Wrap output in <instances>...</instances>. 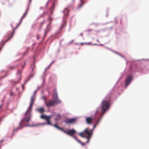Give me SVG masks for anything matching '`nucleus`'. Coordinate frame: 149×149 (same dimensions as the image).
Listing matches in <instances>:
<instances>
[{
	"label": "nucleus",
	"mask_w": 149,
	"mask_h": 149,
	"mask_svg": "<svg viewBox=\"0 0 149 149\" xmlns=\"http://www.w3.org/2000/svg\"><path fill=\"white\" fill-rule=\"evenodd\" d=\"M35 100V97L34 96H31L29 107L25 113L24 118L22 120L20 123H19V126L21 127H24L26 123H28L32 117L31 112L33 104Z\"/></svg>",
	"instance_id": "nucleus-1"
},
{
	"label": "nucleus",
	"mask_w": 149,
	"mask_h": 149,
	"mask_svg": "<svg viewBox=\"0 0 149 149\" xmlns=\"http://www.w3.org/2000/svg\"><path fill=\"white\" fill-rule=\"evenodd\" d=\"M52 116V115L50 116H46L43 114H42L40 116V118L43 119H45L46 120L47 122V123H43L41 125H45L47 124H48L49 125H51L52 126H53L54 127H56L57 129L61 130L63 132L64 130V129L60 127H59L57 125V124H56L54 125H52L51 123L50 122V119L51 118Z\"/></svg>",
	"instance_id": "nucleus-2"
},
{
	"label": "nucleus",
	"mask_w": 149,
	"mask_h": 149,
	"mask_svg": "<svg viewBox=\"0 0 149 149\" xmlns=\"http://www.w3.org/2000/svg\"><path fill=\"white\" fill-rule=\"evenodd\" d=\"M52 116V115L50 116H46L43 114H42L40 116V118L43 119H45L46 120L47 122V123H43L41 125H45L47 124H48L49 125H51L52 126H53L54 127H56L57 129L61 130L63 132L64 130V129L60 127H59L57 125V124H56L54 125H52L51 123L50 122V119L51 118Z\"/></svg>",
	"instance_id": "nucleus-3"
},
{
	"label": "nucleus",
	"mask_w": 149,
	"mask_h": 149,
	"mask_svg": "<svg viewBox=\"0 0 149 149\" xmlns=\"http://www.w3.org/2000/svg\"><path fill=\"white\" fill-rule=\"evenodd\" d=\"M52 116V115L50 116H46L43 114H42L40 116V118L43 119H45L46 120L47 122V123H43L41 125H45L47 124H48L49 125H51L52 126H53L54 127H56L57 129L61 130L63 132L64 130V129L60 127H59L57 125V124H56L54 125H52L51 123L50 122V119L51 118Z\"/></svg>",
	"instance_id": "nucleus-4"
},
{
	"label": "nucleus",
	"mask_w": 149,
	"mask_h": 149,
	"mask_svg": "<svg viewBox=\"0 0 149 149\" xmlns=\"http://www.w3.org/2000/svg\"><path fill=\"white\" fill-rule=\"evenodd\" d=\"M92 130H90L89 128H87L85 129L82 132L80 133L79 134L82 137H86L87 139V142H89V139L92 136Z\"/></svg>",
	"instance_id": "nucleus-5"
},
{
	"label": "nucleus",
	"mask_w": 149,
	"mask_h": 149,
	"mask_svg": "<svg viewBox=\"0 0 149 149\" xmlns=\"http://www.w3.org/2000/svg\"><path fill=\"white\" fill-rule=\"evenodd\" d=\"M110 101V99L109 98L107 100H104L102 101L101 109L103 113H104L109 108Z\"/></svg>",
	"instance_id": "nucleus-6"
},
{
	"label": "nucleus",
	"mask_w": 149,
	"mask_h": 149,
	"mask_svg": "<svg viewBox=\"0 0 149 149\" xmlns=\"http://www.w3.org/2000/svg\"><path fill=\"white\" fill-rule=\"evenodd\" d=\"M63 132L73 137L76 140H77V138L74 136V134L76 133V131L74 130L73 129L69 130H68V131H65L64 130Z\"/></svg>",
	"instance_id": "nucleus-7"
},
{
	"label": "nucleus",
	"mask_w": 149,
	"mask_h": 149,
	"mask_svg": "<svg viewBox=\"0 0 149 149\" xmlns=\"http://www.w3.org/2000/svg\"><path fill=\"white\" fill-rule=\"evenodd\" d=\"M132 79V77L131 76H129L125 80V86L127 87L130 83Z\"/></svg>",
	"instance_id": "nucleus-8"
},
{
	"label": "nucleus",
	"mask_w": 149,
	"mask_h": 149,
	"mask_svg": "<svg viewBox=\"0 0 149 149\" xmlns=\"http://www.w3.org/2000/svg\"><path fill=\"white\" fill-rule=\"evenodd\" d=\"M76 119L75 118H71L67 119L65 121V123L67 124H72L74 123Z\"/></svg>",
	"instance_id": "nucleus-9"
},
{
	"label": "nucleus",
	"mask_w": 149,
	"mask_h": 149,
	"mask_svg": "<svg viewBox=\"0 0 149 149\" xmlns=\"http://www.w3.org/2000/svg\"><path fill=\"white\" fill-rule=\"evenodd\" d=\"M45 104L47 107L52 106L54 104L53 101L52 100H50L47 102L45 101Z\"/></svg>",
	"instance_id": "nucleus-10"
},
{
	"label": "nucleus",
	"mask_w": 149,
	"mask_h": 149,
	"mask_svg": "<svg viewBox=\"0 0 149 149\" xmlns=\"http://www.w3.org/2000/svg\"><path fill=\"white\" fill-rule=\"evenodd\" d=\"M86 123L88 124H91L93 121V118L90 117H86Z\"/></svg>",
	"instance_id": "nucleus-11"
},
{
	"label": "nucleus",
	"mask_w": 149,
	"mask_h": 149,
	"mask_svg": "<svg viewBox=\"0 0 149 149\" xmlns=\"http://www.w3.org/2000/svg\"><path fill=\"white\" fill-rule=\"evenodd\" d=\"M51 22V21L49 22V25L47 26L46 29H45L44 30V31H45L44 36H46V34L48 33V32L50 31V30L51 29V28L49 27V26L50 25Z\"/></svg>",
	"instance_id": "nucleus-12"
},
{
	"label": "nucleus",
	"mask_w": 149,
	"mask_h": 149,
	"mask_svg": "<svg viewBox=\"0 0 149 149\" xmlns=\"http://www.w3.org/2000/svg\"><path fill=\"white\" fill-rule=\"evenodd\" d=\"M53 99V102L54 103V104H60L61 103V102L60 100L58 97L54 98V99Z\"/></svg>",
	"instance_id": "nucleus-13"
},
{
	"label": "nucleus",
	"mask_w": 149,
	"mask_h": 149,
	"mask_svg": "<svg viewBox=\"0 0 149 149\" xmlns=\"http://www.w3.org/2000/svg\"><path fill=\"white\" fill-rule=\"evenodd\" d=\"M57 92L56 89H54L53 92L52 97L53 99L58 97Z\"/></svg>",
	"instance_id": "nucleus-14"
},
{
	"label": "nucleus",
	"mask_w": 149,
	"mask_h": 149,
	"mask_svg": "<svg viewBox=\"0 0 149 149\" xmlns=\"http://www.w3.org/2000/svg\"><path fill=\"white\" fill-rule=\"evenodd\" d=\"M61 118V115L59 114H58L56 115V118L55 120L56 121H57L59 119H60Z\"/></svg>",
	"instance_id": "nucleus-15"
},
{
	"label": "nucleus",
	"mask_w": 149,
	"mask_h": 149,
	"mask_svg": "<svg viewBox=\"0 0 149 149\" xmlns=\"http://www.w3.org/2000/svg\"><path fill=\"white\" fill-rule=\"evenodd\" d=\"M38 110L40 113H43L45 111L43 107L38 109Z\"/></svg>",
	"instance_id": "nucleus-16"
},
{
	"label": "nucleus",
	"mask_w": 149,
	"mask_h": 149,
	"mask_svg": "<svg viewBox=\"0 0 149 149\" xmlns=\"http://www.w3.org/2000/svg\"><path fill=\"white\" fill-rule=\"evenodd\" d=\"M21 71H20L19 70L18 71V72L17 73V74H18L19 77V81L21 79Z\"/></svg>",
	"instance_id": "nucleus-17"
},
{
	"label": "nucleus",
	"mask_w": 149,
	"mask_h": 149,
	"mask_svg": "<svg viewBox=\"0 0 149 149\" xmlns=\"http://www.w3.org/2000/svg\"><path fill=\"white\" fill-rule=\"evenodd\" d=\"M17 27L15 29H13V33H12V36H11V37H10L8 39V40H6V41H5V42H7V41H8L9 39H10V38L11 37H12V36H13V34L14 33L15 31V30L17 28Z\"/></svg>",
	"instance_id": "nucleus-18"
},
{
	"label": "nucleus",
	"mask_w": 149,
	"mask_h": 149,
	"mask_svg": "<svg viewBox=\"0 0 149 149\" xmlns=\"http://www.w3.org/2000/svg\"><path fill=\"white\" fill-rule=\"evenodd\" d=\"M27 14V13L26 12L23 15V16H22V18H21V21L22 20V19L24 18L25 17V16Z\"/></svg>",
	"instance_id": "nucleus-19"
},
{
	"label": "nucleus",
	"mask_w": 149,
	"mask_h": 149,
	"mask_svg": "<svg viewBox=\"0 0 149 149\" xmlns=\"http://www.w3.org/2000/svg\"><path fill=\"white\" fill-rule=\"evenodd\" d=\"M76 141H78V142H79V143H81L82 145L84 146V143H83L81 142L78 139H77V140H76Z\"/></svg>",
	"instance_id": "nucleus-20"
},
{
	"label": "nucleus",
	"mask_w": 149,
	"mask_h": 149,
	"mask_svg": "<svg viewBox=\"0 0 149 149\" xmlns=\"http://www.w3.org/2000/svg\"><path fill=\"white\" fill-rule=\"evenodd\" d=\"M81 5L80 6V7H81L82 6V5L84 3V2L83 1V0H81Z\"/></svg>",
	"instance_id": "nucleus-21"
},
{
	"label": "nucleus",
	"mask_w": 149,
	"mask_h": 149,
	"mask_svg": "<svg viewBox=\"0 0 149 149\" xmlns=\"http://www.w3.org/2000/svg\"><path fill=\"white\" fill-rule=\"evenodd\" d=\"M97 124H95L94 126V127L93 128V129L92 130H93V129L96 127V125H97Z\"/></svg>",
	"instance_id": "nucleus-22"
},
{
	"label": "nucleus",
	"mask_w": 149,
	"mask_h": 149,
	"mask_svg": "<svg viewBox=\"0 0 149 149\" xmlns=\"http://www.w3.org/2000/svg\"><path fill=\"white\" fill-rule=\"evenodd\" d=\"M99 122V120L97 122V123H96V124H97Z\"/></svg>",
	"instance_id": "nucleus-23"
},
{
	"label": "nucleus",
	"mask_w": 149,
	"mask_h": 149,
	"mask_svg": "<svg viewBox=\"0 0 149 149\" xmlns=\"http://www.w3.org/2000/svg\"><path fill=\"white\" fill-rule=\"evenodd\" d=\"M80 44H81V45H83V44H84V43H80Z\"/></svg>",
	"instance_id": "nucleus-24"
},
{
	"label": "nucleus",
	"mask_w": 149,
	"mask_h": 149,
	"mask_svg": "<svg viewBox=\"0 0 149 149\" xmlns=\"http://www.w3.org/2000/svg\"><path fill=\"white\" fill-rule=\"evenodd\" d=\"M3 141V139H2L1 141V143Z\"/></svg>",
	"instance_id": "nucleus-25"
},
{
	"label": "nucleus",
	"mask_w": 149,
	"mask_h": 149,
	"mask_svg": "<svg viewBox=\"0 0 149 149\" xmlns=\"http://www.w3.org/2000/svg\"><path fill=\"white\" fill-rule=\"evenodd\" d=\"M81 36H83V34H82V33H81Z\"/></svg>",
	"instance_id": "nucleus-26"
},
{
	"label": "nucleus",
	"mask_w": 149,
	"mask_h": 149,
	"mask_svg": "<svg viewBox=\"0 0 149 149\" xmlns=\"http://www.w3.org/2000/svg\"><path fill=\"white\" fill-rule=\"evenodd\" d=\"M31 1H32V0H30L29 3H31Z\"/></svg>",
	"instance_id": "nucleus-27"
},
{
	"label": "nucleus",
	"mask_w": 149,
	"mask_h": 149,
	"mask_svg": "<svg viewBox=\"0 0 149 149\" xmlns=\"http://www.w3.org/2000/svg\"><path fill=\"white\" fill-rule=\"evenodd\" d=\"M91 30L90 29V30H87V31H91Z\"/></svg>",
	"instance_id": "nucleus-28"
},
{
	"label": "nucleus",
	"mask_w": 149,
	"mask_h": 149,
	"mask_svg": "<svg viewBox=\"0 0 149 149\" xmlns=\"http://www.w3.org/2000/svg\"><path fill=\"white\" fill-rule=\"evenodd\" d=\"M98 111V110H97V111H96V113H97Z\"/></svg>",
	"instance_id": "nucleus-29"
},
{
	"label": "nucleus",
	"mask_w": 149,
	"mask_h": 149,
	"mask_svg": "<svg viewBox=\"0 0 149 149\" xmlns=\"http://www.w3.org/2000/svg\"><path fill=\"white\" fill-rule=\"evenodd\" d=\"M22 68H24V66H22Z\"/></svg>",
	"instance_id": "nucleus-30"
},
{
	"label": "nucleus",
	"mask_w": 149,
	"mask_h": 149,
	"mask_svg": "<svg viewBox=\"0 0 149 149\" xmlns=\"http://www.w3.org/2000/svg\"><path fill=\"white\" fill-rule=\"evenodd\" d=\"M27 125H25V126H27Z\"/></svg>",
	"instance_id": "nucleus-31"
},
{
	"label": "nucleus",
	"mask_w": 149,
	"mask_h": 149,
	"mask_svg": "<svg viewBox=\"0 0 149 149\" xmlns=\"http://www.w3.org/2000/svg\"><path fill=\"white\" fill-rule=\"evenodd\" d=\"M11 95H12V93H11Z\"/></svg>",
	"instance_id": "nucleus-32"
}]
</instances>
